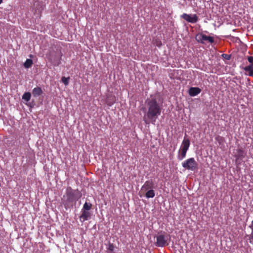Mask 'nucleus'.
<instances>
[{"label": "nucleus", "mask_w": 253, "mask_h": 253, "mask_svg": "<svg viewBox=\"0 0 253 253\" xmlns=\"http://www.w3.org/2000/svg\"><path fill=\"white\" fill-rule=\"evenodd\" d=\"M146 112L143 117L145 123H154L161 114L162 105L157 101L155 97H151L146 101Z\"/></svg>", "instance_id": "1"}, {"label": "nucleus", "mask_w": 253, "mask_h": 253, "mask_svg": "<svg viewBox=\"0 0 253 253\" xmlns=\"http://www.w3.org/2000/svg\"><path fill=\"white\" fill-rule=\"evenodd\" d=\"M82 194L78 190H74L71 187H68L65 195L62 198V202L65 208L72 206L81 198Z\"/></svg>", "instance_id": "2"}, {"label": "nucleus", "mask_w": 253, "mask_h": 253, "mask_svg": "<svg viewBox=\"0 0 253 253\" xmlns=\"http://www.w3.org/2000/svg\"><path fill=\"white\" fill-rule=\"evenodd\" d=\"M170 236L165 232H160L156 236L155 245L158 247H164L169 244Z\"/></svg>", "instance_id": "3"}, {"label": "nucleus", "mask_w": 253, "mask_h": 253, "mask_svg": "<svg viewBox=\"0 0 253 253\" xmlns=\"http://www.w3.org/2000/svg\"><path fill=\"white\" fill-rule=\"evenodd\" d=\"M190 144V140L188 138L184 137L182 142L181 146L177 155L178 160L181 161L185 158L186 152L189 149Z\"/></svg>", "instance_id": "4"}, {"label": "nucleus", "mask_w": 253, "mask_h": 253, "mask_svg": "<svg viewBox=\"0 0 253 253\" xmlns=\"http://www.w3.org/2000/svg\"><path fill=\"white\" fill-rule=\"evenodd\" d=\"M198 163L194 158H190L182 163V166L186 169L195 171L198 168Z\"/></svg>", "instance_id": "5"}, {"label": "nucleus", "mask_w": 253, "mask_h": 253, "mask_svg": "<svg viewBox=\"0 0 253 253\" xmlns=\"http://www.w3.org/2000/svg\"><path fill=\"white\" fill-rule=\"evenodd\" d=\"M196 40L202 43H204L205 41H208L211 43L214 42V38L212 37L208 36L202 33L198 34L196 36Z\"/></svg>", "instance_id": "6"}, {"label": "nucleus", "mask_w": 253, "mask_h": 253, "mask_svg": "<svg viewBox=\"0 0 253 253\" xmlns=\"http://www.w3.org/2000/svg\"><path fill=\"white\" fill-rule=\"evenodd\" d=\"M181 17L187 22L191 23H195L198 21V17L196 14L193 15L183 13L181 15Z\"/></svg>", "instance_id": "7"}, {"label": "nucleus", "mask_w": 253, "mask_h": 253, "mask_svg": "<svg viewBox=\"0 0 253 253\" xmlns=\"http://www.w3.org/2000/svg\"><path fill=\"white\" fill-rule=\"evenodd\" d=\"M155 188V183L152 179L146 181L141 188V191L153 189Z\"/></svg>", "instance_id": "8"}, {"label": "nucleus", "mask_w": 253, "mask_h": 253, "mask_svg": "<svg viewBox=\"0 0 253 253\" xmlns=\"http://www.w3.org/2000/svg\"><path fill=\"white\" fill-rule=\"evenodd\" d=\"M91 213L89 211L85 210H82V214L80 216V219L81 222H83L87 220L90 217Z\"/></svg>", "instance_id": "9"}, {"label": "nucleus", "mask_w": 253, "mask_h": 253, "mask_svg": "<svg viewBox=\"0 0 253 253\" xmlns=\"http://www.w3.org/2000/svg\"><path fill=\"white\" fill-rule=\"evenodd\" d=\"M236 153L235 154V157L236 158V162L238 160L242 161L245 158V154L244 151L241 149H238L236 150Z\"/></svg>", "instance_id": "10"}, {"label": "nucleus", "mask_w": 253, "mask_h": 253, "mask_svg": "<svg viewBox=\"0 0 253 253\" xmlns=\"http://www.w3.org/2000/svg\"><path fill=\"white\" fill-rule=\"evenodd\" d=\"M201 89L199 87H191L189 89V94L191 96H195L199 94Z\"/></svg>", "instance_id": "11"}, {"label": "nucleus", "mask_w": 253, "mask_h": 253, "mask_svg": "<svg viewBox=\"0 0 253 253\" xmlns=\"http://www.w3.org/2000/svg\"><path fill=\"white\" fill-rule=\"evenodd\" d=\"M116 102V98L114 96L109 95L106 99V102L108 106H112Z\"/></svg>", "instance_id": "12"}, {"label": "nucleus", "mask_w": 253, "mask_h": 253, "mask_svg": "<svg viewBox=\"0 0 253 253\" xmlns=\"http://www.w3.org/2000/svg\"><path fill=\"white\" fill-rule=\"evenodd\" d=\"M42 90L40 87H35L32 91V94L34 97H37L42 93Z\"/></svg>", "instance_id": "13"}, {"label": "nucleus", "mask_w": 253, "mask_h": 253, "mask_svg": "<svg viewBox=\"0 0 253 253\" xmlns=\"http://www.w3.org/2000/svg\"><path fill=\"white\" fill-rule=\"evenodd\" d=\"M145 196L147 198H152L155 197V193L153 189H150L146 191Z\"/></svg>", "instance_id": "14"}, {"label": "nucleus", "mask_w": 253, "mask_h": 253, "mask_svg": "<svg viewBox=\"0 0 253 253\" xmlns=\"http://www.w3.org/2000/svg\"><path fill=\"white\" fill-rule=\"evenodd\" d=\"M33 64V61L31 59H27L24 64V66L26 68H30Z\"/></svg>", "instance_id": "15"}, {"label": "nucleus", "mask_w": 253, "mask_h": 253, "mask_svg": "<svg viewBox=\"0 0 253 253\" xmlns=\"http://www.w3.org/2000/svg\"><path fill=\"white\" fill-rule=\"evenodd\" d=\"M92 205L91 204L87 202H85L83 206V209L82 210H85L88 211L90 210L91 208Z\"/></svg>", "instance_id": "16"}, {"label": "nucleus", "mask_w": 253, "mask_h": 253, "mask_svg": "<svg viewBox=\"0 0 253 253\" xmlns=\"http://www.w3.org/2000/svg\"><path fill=\"white\" fill-rule=\"evenodd\" d=\"M31 94L30 92H25L22 96V98L26 101L30 100Z\"/></svg>", "instance_id": "17"}, {"label": "nucleus", "mask_w": 253, "mask_h": 253, "mask_svg": "<svg viewBox=\"0 0 253 253\" xmlns=\"http://www.w3.org/2000/svg\"><path fill=\"white\" fill-rule=\"evenodd\" d=\"M250 227L252 230L251 234L250 235V238L251 240L250 242V243H253V221L252 222V225Z\"/></svg>", "instance_id": "18"}, {"label": "nucleus", "mask_w": 253, "mask_h": 253, "mask_svg": "<svg viewBox=\"0 0 253 253\" xmlns=\"http://www.w3.org/2000/svg\"><path fill=\"white\" fill-rule=\"evenodd\" d=\"M243 69L245 71H246L247 72H249L251 70L253 69V65H252V64H250V65L246 66L244 68H243Z\"/></svg>", "instance_id": "19"}, {"label": "nucleus", "mask_w": 253, "mask_h": 253, "mask_svg": "<svg viewBox=\"0 0 253 253\" xmlns=\"http://www.w3.org/2000/svg\"><path fill=\"white\" fill-rule=\"evenodd\" d=\"M69 78H66L65 77H63L61 78V81L65 85H67L69 84Z\"/></svg>", "instance_id": "20"}, {"label": "nucleus", "mask_w": 253, "mask_h": 253, "mask_svg": "<svg viewBox=\"0 0 253 253\" xmlns=\"http://www.w3.org/2000/svg\"><path fill=\"white\" fill-rule=\"evenodd\" d=\"M154 44H155L157 46L160 47L162 46V43L160 40L157 39L154 42Z\"/></svg>", "instance_id": "21"}, {"label": "nucleus", "mask_w": 253, "mask_h": 253, "mask_svg": "<svg viewBox=\"0 0 253 253\" xmlns=\"http://www.w3.org/2000/svg\"><path fill=\"white\" fill-rule=\"evenodd\" d=\"M114 246L113 244H109V246H108V251H110V252H113L114 250Z\"/></svg>", "instance_id": "22"}, {"label": "nucleus", "mask_w": 253, "mask_h": 253, "mask_svg": "<svg viewBox=\"0 0 253 253\" xmlns=\"http://www.w3.org/2000/svg\"><path fill=\"white\" fill-rule=\"evenodd\" d=\"M222 56L227 60H229L231 58V56L227 54H222Z\"/></svg>", "instance_id": "23"}, {"label": "nucleus", "mask_w": 253, "mask_h": 253, "mask_svg": "<svg viewBox=\"0 0 253 253\" xmlns=\"http://www.w3.org/2000/svg\"><path fill=\"white\" fill-rule=\"evenodd\" d=\"M248 60L250 63V64H252L253 65V56H248Z\"/></svg>", "instance_id": "24"}, {"label": "nucleus", "mask_w": 253, "mask_h": 253, "mask_svg": "<svg viewBox=\"0 0 253 253\" xmlns=\"http://www.w3.org/2000/svg\"><path fill=\"white\" fill-rule=\"evenodd\" d=\"M248 75L251 77H253V69L248 72Z\"/></svg>", "instance_id": "25"}, {"label": "nucleus", "mask_w": 253, "mask_h": 253, "mask_svg": "<svg viewBox=\"0 0 253 253\" xmlns=\"http://www.w3.org/2000/svg\"><path fill=\"white\" fill-rule=\"evenodd\" d=\"M2 2V0H0V4Z\"/></svg>", "instance_id": "26"}]
</instances>
